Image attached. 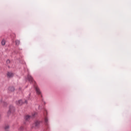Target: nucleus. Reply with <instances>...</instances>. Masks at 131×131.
Masks as SVG:
<instances>
[{
	"label": "nucleus",
	"mask_w": 131,
	"mask_h": 131,
	"mask_svg": "<svg viewBox=\"0 0 131 131\" xmlns=\"http://www.w3.org/2000/svg\"><path fill=\"white\" fill-rule=\"evenodd\" d=\"M40 122L39 121H36L34 124H33L31 126L32 128H34L36 129V128H38L39 127Z\"/></svg>",
	"instance_id": "1"
},
{
	"label": "nucleus",
	"mask_w": 131,
	"mask_h": 131,
	"mask_svg": "<svg viewBox=\"0 0 131 131\" xmlns=\"http://www.w3.org/2000/svg\"><path fill=\"white\" fill-rule=\"evenodd\" d=\"M15 111V107L14 106L11 105L9 107V111L8 112V114H10V113H13Z\"/></svg>",
	"instance_id": "2"
},
{
	"label": "nucleus",
	"mask_w": 131,
	"mask_h": 131,
	"mask_svg": "<svg viewBox=\"0 0 131 131\" xmlns=\"http://www.w3.org/2000/svg\"><path fill=\"white\" fill-rule=\"evenodd\" d=\"M28 78L29 81H30V83H33V82H35L34 80H33V78H32V77L31 75H28Z\"/></svg>",
	"instance_id": "3"
},
{
	"label": "nucleus",
	"mask_w": 131,
	"mask_h": 131,
	"mask_svg": "<svg viewBox=\"0 0 131 131\" xmlns=\"http://www.w3.org/2000/svg\"><path fill=\"white\" fill-rule=\"evenodd\" d=\"M14 76V74L12 72H8L7 73V77L8 78H11V77H13Z\"/></svg>",
	"instance_id": "4"
},
{
	"label": "nucleus",
	"mask_w": 131,
	"mask_h": 131,
	"mask_svg": "<svg viewBox=\"0 0 131 131\" xmlns=\"http://www.w3.org/2000/svg\"><path fill=\"white\" fill-rule=\"evenodd\" d=\"M23 101L22 100H18L16 102V104L18 105V106H21L23 104Z\"/></svg>",
	"instance_id": "5"
},
{
	"label": "nucleus",
	"mask_w": 131,
	"mask_h": 131,
	"mask_svg": "<svg viewBox=\"0 0 131 131\" xmlns=\"http://www.w3.org/2000/svg\"><path fill=\"white\" fill-rule=\"evenodd\" d=\"M15 91V88L13 86H10L8 89V92L12 93V92H14Z\"/></svg>",
	"instance_id": "6"
},
{
	"label": "nucleus",
	"mask_w": 131,
	"mask_h": 131,
	"mask_svg": "<svg viewBox=\"0 0 131 131\" xmlns=\"http://www.w3.org/2000/svg\"><path fill=\"white\" fill-rule=\"evenodd\" d=\"M35 90L37 95H40V90H39V88H38L37 86H36Z\"/></svg>",
	"instance_id": "7"
},
{
	"label": "nucleus",
	"mask_w": 131,
	"mask_h": 131,
	"mask_svg": "<svg viewBox=\"0 0 131 131\" xmlns=\"http://www.w3.org/2000/svg\"><path fill=\"white\" fill-rule=\"evenodd\" d=\"M31 118V117L30 116H26L25 118V119L27 121H28L29 120V119H30Z\"/></svg>",
	"instance_id": "8"
},
{
	"label": "nucleus",
	"mask_w": 131,
	"mask_h": 131,
	"mask_svg": "<svg viewBox=\"0 0 131 131\" xmlns=\"http://www.w3.org/2000/svg\"><path fill=\"white\" fill-rule=\"evenodd\" d=\"M15 45L16 46H19V45H20V41L19 40H16L15 41Z\"/></svg>",
	"instance_id": "9"
},
{
	"label": "nucleus",
	"mask_w": 131,
	"mask_h": 131,
	"mask_svg": "<svg viewBox=\"0 0 131 131\" xmlns=\"http://www.w3.org/2000/svg\"><path fill=\"white\" fill-rule=\"evenodd\" d=\"M1 44L2 45V46H5V45H6V41L5 40V39L2 40Z\"/></svg>",
	"instance_id": "10"
},
{
	"label": "nucleus",
	"mask_w": 131,
	"mask_h": 131,
	"mask_svg": "<svg viewBox=\"0 0 131 131\" xmlns=\"http://www.w3.org/2000/svg\"><path fill=\"white\" fill-rule=\"evenodd\" d=\"M45 121L46 125H48V118H45Z\"/></svg>",
	"instance_id": "11"
},
{
	"label": "nucleus",
	"mask_w": 131,
	"mask_h": 131,
	"mask_svg": "<svg viewBox=\"0 0 131 131\" xmlns=\"http://www.w3.org/2000/svg\"><path fill=\"white\" fill-rule=\"evenodd\" d=\"M9 128H10V126H9V125H7L5 126V129L6 130H7V129H9Z\"/></svg>",
	"instance_id": "12"
},
{
	"label": "nucleus",
	"mask_w": 131,
	"mask_h": 131,
	"mask_svg": "<svg viewBox=\"0 0 131 131\" xmlns=\"http://www.w3.org/2000/svg\"><path fill=\"white\" fill-rule=\"evenodd\" d=\"M19 130L20 131L23 130V126L20 127L19 129Z\"/></svg>",
	"instance_id": "13"
},
{
	"label": "nucleus",
	"mask_w": 131,
	"mask_h": 131,
	"mask_svg": "<svg viewBox=\"0 0 131 131\" xmlns=\"http://www.w3.org/2000/svg\"><path fill=\"white\" fill-rule=\"evenodd\" d=\"M7 63H10V60H7Z\"/></svg>",
	"instance_id": "14"
},
{
	"label": "nucleus",
	"mask_w": 131,
	"mask_h": 131,
	"mask_svg": "<svg viewBox=\"0 0 131 131\" xmlns=\"http://www.w3.org/2000/svg\"><path fill=\"white\" fill-rule=\"evenodd\" d=\"M25 103H26V104H27V101L26 100V101H25Z\"/></svg>",
	"instance_id": "15"
}]
</instances>
